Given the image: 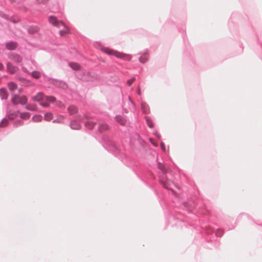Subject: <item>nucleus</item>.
I'll list each match as a JSON object with an SVG mask.
<instances>
[{
  "mask_svg": "<svg viewBox=\"0 0 262 262\" xmlns=\"http://www.w3.org/2000/svg\"><path fill=\"white\" fill-rule=\"evenodd\" d=\"M49 21L53 26L60 28L61 26L63 27L64 29L60 30L59 33L61 36H65L69 33V29L60 20H58L57 18L53 16H51L49 17Z\"/></svg>",
  "mask_w": 262,
  "mask_h": 262,
  "instance_id": "obj_1",
  "label": "nucleus"
},
{
  "mask_svg": "<svg viewBox=\"0 0 262 262\" xmlns=\"http://www.w3.org/2000/svg\"><path fill=\"white\" fill-rule=\"evenodd\" d=\"M101 51L108 55H114L117 58H120L125 60H130L132 57L129 54H124L117 52L114 50L106 47H102Z\"/></svg>",
  "mask_w": 262,
  "mask_h": 262,
  "instance_id": "obj_2",
  "label": "nucleus"
},
{
  "mask_svg": "<svg viewBox=\"0 0 262 262\" xmlns=\"http://www.w3.org/2000/svg\"><path fill=\"white\" fill-rule=\"evenodd\" d=\"M27 101L28 99L25 96L13 95L11 98V101L14 105L18 104L24 105L27 103Z\"/></svg>",
  "mask_w": 262,
  "mask_h": 262,
  "instance_id": "obj_3",
  "label": "nucleus"
},
{
  "mask_svg": "<svg viewBox=\"0 0 262 262\" xmlns=\"http://www.w3.org/2000/svg\"><path fill=\"white\" fill-rule=\"evenodd\" d=\"M9 58L18 63L21 62L22 61V57L19 55L15 53L10 54L9 55Z\"/></svg>",
  "mask_w": 262,
  "mask_h": 262,
  "instance_id": "obj_4",
  "label": "nucleus"
},
{
  "mask_svg": "<svg viewBox=\"0 0 262 262\" xmlns=\"http://www.w3.org/2000/svg\"><path fill=\"white\" fill-rule=\"evenodd\" d=\"M22 70L23 71V72H24L25 73L30 74V73L27 70V69L24 67H22ZM30 74L33 78H34L35 79H38L39 78H40V77L41 76L40 72H39V71H36L32 72L30 73Z\"/></svg>",
  "mask_w": 262,
  "mask_h": 262,
  "instance_id": "obj_5",
  "label": "nucleus"
},
{
  "mask_svg": "<svg viewBox=\"0 0 262 262\" xmlns=\"http://www.w3.org/2000/svg\"><path fill=\"white\" fill-rule=\"evenodd\" d=\"M6 48L9 50H14L17 47L18 44L15 41H9L6 42Z\"/></svg>",
  "mask_w": 262,
  "mask_h": 262,
  "instance_id": "obj_6",
  "label": "nucleus"
},
{
  "mask_svg": "<svg viewBox=\"0 0 262 262\" xmlns=\"http://www.w3.org/2000/svg\"><path fill=\"white\" fill-rule=\"evenodd\" d=\"M7 67L8 72L11 74L15 73L17 70V68L9 62L7 63Z\"/></svg>",
  "mask_w": 262,
  "mask_h": 262,
  "instance_id": "obj_7",
  "label": "nucleus"
},
{
  "mask_svg": "<svg viewBox=\"0 0 262 262\" xmlns=\"http://www.w3.org/2000/svg\"><path fill=\"white\" fill-rule=\"evenodd\" d=\"M70 126L73 129H79L80 128V123L75 120H73L71 122Z\"/></svg>",
  "mask_w": 262,
  "mask_h": 262,
  "instance_id": "obj_8",
  "label": "nucleus"
},
{
  "mask_svg": "<svg viewBox=\"0 0 262 262\" xmlns=\"http://www.w3.org/2000/svg\"><path fill=\"white\" fill-rule=\"evenodd\" d=\"M43 99V94L42 93L39 92L36 95L32 97V100L35 101H40Z\"/></svg>",
  "mask_w": 262,
  "mask_h": 262,
  "instance_id": "obj_9",
  "label": "nucleus"
},
{
  "mask_svg": "<svg viewBox=\"0 0 262 262\" xmlns=\"http://www.w3.org/2000/svg\"><path fill=\"white\" fill-rule=\"evenodd\" d=\"M96 124V122L92 120H88L85 122V126L90 129L93 128Z\"/></svg>",
  "mask_w": 262,
  "mask_h": 262,
  "instance_id": "obj_10",
  "label": "nucleus"
},
{
  "mask_svg": "<svg viewBox=\"0 0 262 262\" xmlns=\"http://www.w3.org/2000/svg\"><path fill=\"white\" fill-rule=\"evenodd\" d=\"M8 97V94L6 90L4 88L0 89V97L2 99H6Z\"/></svg>",
  "mask_w": 262,
  "mask_h": 262,
  "instance_id": "obj_11",
  "label": "nucleus"
},
{
  "mask_svg": "<svg viewBox=\"0 0 262 262\" xmlns=\"http://www.w3.org/2000/svg\"><path fill=\"white\" fill-rule=\"evenodd\" d=\"M98 128L100 132H102L107 129L108 126L107 124H106L105 123H99Z\"/></svg>",
  "mask_w": 262,
  "mask_h": 262,
  "instance_id": "obj_12",
  "label": "nucleus"
},
{
  "mask_svg": "<svg viewBox=\"0 0 262 262\" xmlns=\"http://www.w3.org/2000/svg\"><path fill=\"white\" fill-rule=\"evenodd\" d=\"M158 168L162 171L163 175H165L167 172V169L165 168L164 165L163 164L161 163L160 162L158 163Z\"/></svg>",
  "mask_w": 262,
  "mask_h": 262,
  "instance_id": "obj_13",
  "label": "nucleus"
},
{
  "mask_svg": "<svg viewBox=\"0 0 262 262\" xmlns=\"http://www.w3.org/2000/svg\"><path fill=\"white\" fill-rule=\"evenodd\" d=\"M9 90L12 92H13L14 90H15L17 88V84L13 82H10L8 84Z\"/></svg>",
  "mask_w": 262,
  "mask_h": 262,
  "instance_id": "obj_14",
  "label": "nucleus"
},
{
  "mask_svg": "<svg viewBox=\"0 0 262 262\" xmlns=\"http://www.w3.org/2000/svg\"><path fill=\"white\" fill-rule=\"evenodd\" d=\"M68 111L71 115L76 113L78 111L77 108L73 105L69 106Z\"/></svg>",
  "mask_w": 262,
  "mask_h": 262,
  "instance_id": "obj_15",
  "label": "nucleus"
},
{
  "mask_svg": "<svg viewBox=\"0 0 262 262\" xmlns=\"http://www.w3.org/2000/svg\"><path fill=\"white\" fill-rule=\"evenodd\" d=\"M141 106L142 110L144 113H148L149 110L147 104L144 102H142L141 103Z\"/></svg>",
  "mask_w": 262,
  "mask_h": 262,
  "instance_id": "obj_16",
  "label": "nucleus"
},
{
  "mask_svg": "<svg viewBox=\"0 0 262 262\" xmlns=\"http://www.w3.org/2000/svg\"><path fill=\"white\" fill-rule=\"evenodd\" d=\"M116 120L121 125H124L125 123V120L121 116H117L116 117Z\"/></svg>",
  "mask_w": 262,
  "mask_h": 262,
  "instance_id": "obj_17",
  "label": "nucleus"
},
{
  "mask_svg": "<svg viewBox=\"0 0 262 262\" xmlns=\"http://www.w3.org/2000/svg\"><path fill=\"white\" fill-rule=\"evenodd\" d=\"M19 114V111H15L12 113H10L8 115V119L10 120L14 119L16 116H17Z\"/></svg>",
  "mask_w": 262,
  "mask_h": 262,
  "instance_id": "obj_18",
  "label": "nucleus"
},
{
  "mask_svg": "<svg viewBox=\"0 0 262 262\" xmlns=\"http://www.w3.org/2000/svg\"><path fill=\"white\" fill-rule=\"evenodd\" d=\"M26 108L29 111H35L37 110V106L36 105L29 104L26 106Z\"/></svg>",
  "mask_w": 262,
  "mask_h": 262,
  "instance_id": "obj_19",
  "label": "nucleus"
},
{
  "mask_svg": "<svg viewBox=\"0 0 262 262\" xmlns=\"http://www.w3.org/2000/svg\"><path fill=\"white\" fill-rule=\"evenodd\" d=\"M69 66L72 69L75 70H77L79 69L80 67V65L78 63L75 62L70 63Z\"/></svg>",
  "mask_w": 262,
  "mask_h": 262,
  "instance_id": "obj_20",
  "label": "nucleus"
},
{
  "mask_svg": "<svg viewBox=\"0 0 262 262\" xmlns=\"http://www.w3.org/2000/svg\"><path fill=\"white\" fill-rule=\"evenodd\" d=\"M31 116V115L29 113L26 112L20 114V117L21 119H29Z\"/></svg>",
  "mask_w": 262,
  "mask_h": 262,
  "instance_id": "obj_21",
  "label": "nucleus"
},
{
  "mask_svg": "<svg viewBox=\"0 0 262 262\" xmlns=\"http://www.w3.org/2000/svg\"><path fill=\"white\" fill-rule=\"evenodd\" d=\"M42 119V117L40 115H36L32 117V120H33V121L36 122L41 121Z\"/></svg>",
  "mask_w": 262,
  "mask_h": 262,
  "instance_id": "obj_22",
  "label": "nucleus"
},
{
  "mask_svg": "<svg viewBox=\"0 0 262 262\" xmlns=\"http://www.w3.org/2000/svg\"><path fill=\"white\" fill-rule=\"evenodd\" d=\"M38 30V28L37 27H30L28 29V32L30 34H33Z\"/></svg>",
  "mask_w": 262,
  "mask_h": 262,
  "instance_id": "obj_23",
  "label": "nucleus"
},
{
  "mask_svg": "<svg viewBox=\"0 0 262 262\" xmlns=\"http://www.w3.org/2000/svg\"><path fill=\"white\" fill-rule=\"evenodd\" d=\"M44 118L46 121H50L53 119V115L51 113H47L45 114Z\"/></svg>",
  "mask_w": 262,
  "mask_h": 262,
  "instance_id": "obj_24",
  "label": "nucleus"
},
{
  "mask_svg": "<svg viewBox=\"0 0 262 262\" xmlns=\"http://www.w3.org/2000/svg\"><path fill=\"white\" fill-rule=\"evenodd\" d=\"M64 117L62 116H59L57 119L53 121V123H61L63 122Z\"/></svg>",
  "mask_w": 262,
  "mask_h": 262,
  "instance_id": "obj_25",
  "label": "nucleus"
},
{
  "mask_svg": "<svg viewBox=\"0 0 262 262\" xmlns=\"http://www.w3.org/2000/svg\"><path fill=\"white\" fill-rule=\"evenodd\" d=\"M145 119H146V123H147L148 126L150 128H152L154 126V124L152 123V121H151V119L148 117H146Z\"/></svg>",
  "mask_w": 262,
  "mask_h": 262,
  "instance_id": "obj_26",
  "label": "nucleus"
},
{
  "mask_svg": "<svg viewBox=\"0 0 262 262\" xmlns=\"http://www.w3.org/2000/svg\"><path fill=\"white\" fill-rule=\"evenodd\" d=\"M164 178H165V176H164V177L161 176V177H160V182H161V184H162V185H163V186H164L165 188H166V189H169V188H168V186H167V185L166 182H165V181H164V180H163Z\"/></svg>",
  "mask_w": 262,
  "mask_h": 262,
  "instance_id": "obj_27",
  "label": "nucleus"
},
{
  "mask_svg": "<svg viewBox=\"0 0 262 262\" xmlns=\"http://www.w3.org/2000/svg\"><path fill=\"white\" fill-rule=\"evenodd\" d=\"M8 123V120L6 118H4L0 123V127L5 126Z\"/></svg>",
  "mask_w": 262,
  "mask_h": 262,
  "instance_id": "obj_28",
  "label": "nucleus"
},
{
  "mask_svg": "<svg viewBox=\"0 0 262 262\" xmlns=\"http://www.w3.org/2000/svg\"><path fill=\"white\" fill-rule=\"evenodd\" d=\"M46 100L49 102H54L56 100V98L53 96H47Z\"/></svg>",
  "mask_w": 262,
  "mask_h": 262,
  "instance_id": "obj_29",
  "label": "nucleus"
},
{
  "mask_svg": "<svg viewBox=\"0 0 262 262\" xmlns=\"http://www.w3.org/2000/svg\"><path fill=\"white\" fill-rule=\"evenodd\" d=\"M147 60V58L146 56L140 57L139 58V61L140 62L144 63Z\"/></svg>",
  "mask_w": 262,
  "mask_h": 262,
  "instance_id": "obj_30",
  "label": "nucleus"
},
{
  "mask_svg": "<svg viewBox=\"0 0 262 262\" xmlns=\"http://www.w3.org/2000/svg\"><path fill=\"white\" fill-rule=\"evenodd\" d=\"M40 105L43 107H48L49 106V103L48 102H40Z\"/></svg>",
  "mask_w": 262,
  "mask_h": 262,
  "instance_id": "obj_31",
  "label": "nucleus"
},
{
  "mask_svg": "<svg viewBox=\"0 0 262 262\" xmlns=\"http://www.w3.org/2000/svg\"><path fill=\"white\" fill-rule=\"evenodd\" d=\"M135 78H131L130 79H129L128 80H127V84L130 86L132 84V83L134 82V81H135Z\"/></svg>",
  "mask_w": 262,
  "mask_h": 262,
  "instance_id": "obj_32",
  "label": "nucleus"
},
{
  "mask_svg": "<svg viewBox=\"0 0 262 262\" xmlns=\"http://www.w3.org/2000/svg\"><path fill=\"white\" fill-rule=\"evenodd\" d=\"M23 124V121L21 120H18L16 121L15 123V126H18L19 125H21Z\"/></svg>",
  "mask_w": 262,
  "mask_h": 262,
  "instance_id": "obj_33",
  "label": "nucleus"
},
{
  "mask_svg": "<svg viewBox=\"0 0 262 262\" xmlns=\"http://www.w3.org/2000/svg\"><path fill=\"white\" fill-rule=\"evenodd\" d=\"M0 16H1L2 17L5 18V19H8V16L6 14H4L2 11H0Z\"/></svg>",
  "mask_w": 262,
  "mask_h": 262,
  "instance_id": "obj_34",
  "label": "nucleus"
},
{
  "mask_svg": "<svg viewBox=\"0 0 262 262\" xmlns=\"http://www.w3.org/2000/svg\"><path fill=\"white\" fill-rule=\"evenodd\" d=\"M160 145H161V147L162 149V150L163 151H166V148H165V145H164V143L161 142Z\"/></svg>",
  "mask_w": 262,
  "mask_h": 262,
  "instance_id": "obj_35",
  "label": "nucleus"
},
{
  "mask_svg": "<svg viewBox=\"0 0 262 262\" xmlns=\"http://www.w3.org/2000/svg\"><path fill=\"white\" fill-rule=\"evenodd\" d=\"M39 3H45L48 0H37Z\"/></svg>",
  "mask_w": 262,
  "mask_h": 262,
  "instance_id": "obj_36",
  "label": "nucleus"
},
{
  "mask_svg": "<svg viewBox=\"0 0 262 262\" xmlns=\"http://www.w3.org/2000/svg\"><path fill=\"white\" fill-rule=\"evenodd\" d=\"M137 92L139 95H141V91L139 87H138Z\"/></svg>",
  "mask_w": 262,
  "mask_h": 262,
  "instance_id": "obj_37",
  "label": "nucleus"
},
{
  "mask_svg": "<svg viewBox=\"0 0 262 262\" xmlns=\"http://www.w3.org/2000/svg\"><path fill=\"white\" fill-rule=\"evenodd\" d=\"M4 69V66L2 63H0V70H2Z\"/></svg>",
  "mask_w": 262,
  "mask_h": 262,
  "instance_id": "obj_38",
  "label": "nucleus"
},
{
  "mask_svg": "<svg viewBox=\"0 0 262 262\" xmlns=\"http://www.w3.org/2000/svg\"><path fill=\"white\" fill-rule=\"evenodd\" d=\"M61 84L62 85V88H65L66 87H67V85L65 83L61 82Z\"/></svg>",
  "mask_w": 262,
  "mask_h": 262,
  "instance_id": "obj_39",
  "label": "nucleus"
},
{
  "mask_svg": "<svg viewBox=\"0 0 262 262\" xmlns=\"http://www.w3.org/2000/svg\"><path fill=\"white\" fill-rule=\"evenodd\" d=\"M78 119L79 121H81L82 120H83V118H82L81 117H78Z\"/></svg>",
  "mask_w": 262,
  "mask_h": 262,
  "instance_id": "obj_40",
  "label": "nucleus"
},
{
  "mask_svg": "<svg viewBox=\"0 0 262 262\" xmlns=\"http://www.w3.org/2000/svg\"><path fill=\"white\" fill-rule=\"evenodd\" d=\"M11 3H14L15 2V0H9Z\"/></svg>",
  "mask_w": 262,
  "mask_h": 262,
  "instance_id": "obj_41",
  "label": "nucleus"
},
{
  "mask_svg": "<svg viewBox=\"0 0 262 262\" xmlns=\"http://www.w3.org/2000/svg\"><path fill=\"white\" fill-rule=\"evenodd\" d=\"M18 92H19V93H21V92H22V89H19L18 90Z\"/></svg>",
  "mask_w": 262,
  "mask_h": 262,
  "instance_id": "obj_42",
  "label": "nucleus"
},
{
  "mask_svg": "<svg viewBox=\"0 0 262 262\" xmlns=\"http://www.w3.org/2000/svg\"><path fill=\"white\" fill-rule=\"evenodd\" d=\"M12 22H13L14 23H16L17 21L16 20H11Z\"/></svg>",
  "mask_w": 262,
  "mask_h": 262,
  "instance_id": "obj_43",
  "label": "nucleus"
},
{
  "mask_svg": "<svg viewBox=\"0 0 262 262\" xmlns=\"http://www.w3.org/2000/svg\"><path fill=\"white\" fill-rule=\"evenodd\" d=\"M151 143H152V144L153 145H154L155 146H157V145L155 144H154V143H152V142H151Z\"/></svg>",
  "mask_w": 262,
  "mask_h": 262,
  "instance_id": "obj_44",
  "label": "nucleus"
}]
</instances>
